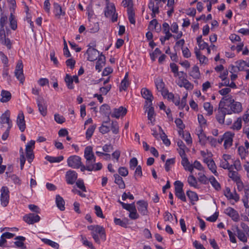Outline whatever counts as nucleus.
<instances>
[{"label":"nucleus","instance_id":"obj_49","mask_svg":"<svg viewBox=\"0 0 249 249\" xmlns=\"http://www.w3.org/2000/svg\"><path fill=\"white\" fill-rule=\"evenodd\" d=\"M170 67L171 69V71L174 73L175 77L178 76L179 78H181L182 76L180 75V73L178 71V66L174 63H171L170 64Z\"/></svg>","mask_w":249,"mask_h":249},{"label":"nucleus","instance_id":"obj_60","mask_svg":"<svg viewBox=\"0 0 249 249\" xmlns=\"http://www.w3.org/2000/svg\"><path fill=\"white\" fill-rule=\"evenodd\" d=\"M242 127V120L240 118H238L236 121H235L232 126V127L234 129H236L237 130L241 129Z\"/></svg>","mask_w":249,"mask_h":249},{"label":"nucleus","instance_id":"obj_47","mask_svg":"<svg viewBox=\"0 0 249 249\" xmlns=\"http://www.w3.org/2000/svg\"><path fill=\"white\" fill-rule=\"evenodd\" d=\"M65 81L66 83V85L69 89H73L74 88V86L73 85V80L72 79V76L70 75L67 74L65 78Z\"/></svg>","mask_w":249,"mask_h":249},{"label":"nucleus","instance_id":"obj_30","mask_svg":"<svg viewBox=\"0 0 249 249\" xmlns=\"http://www.w3.org/2000/svg\"><path fill=\"white\" fill-rule=\"evenodd\" d=\"M26 238L25 237L22 236H17L15 240H17L14 242V244L18 248H21L22 249H25L26 247L24 246V241L25 240Z\"/></svg>","mask_w":249,"mask_h":249},{"label":"nucleus","instance_id":"obj_56","mask_svg":"<svg viewBox=\"0 0 249 249\" xmlns=\"http://www.w3.org/2000/svg\"><path fill=\"white\" fill-rule=\"evenodd\" d=\"M234 134L230 132H226L220 140H232Z\"/></svg>","mask_w":249,"mask_h":249},{"label":"nucleus","instance_id":"obj_51","mask_svg":"<svg viewBox=\"0 0 249 249\" xmlns=\"http://www.w3.org/2000/svg\"><path fill=\"white\" fill-rule=\"evenodd\" d=\"M198 179L200 183L205 185L207 184L208 183L209 181V179L203 173H199L198 174Z\"/></svg>","mask_w":249,"mask_h":249},{"label":"nucleus","instance_id":"obj_19","mask_svg":"<svg viewBox=\"0 0 249 249\" xmlns=\"http://www.w3.org/2000/svg\"><path fill=\"white\" fill-rule=\"evenodd\" d=\"M138 205L137 209L139 213L143 215H146L148 214V203L144 200H139L137 202Z\"/></svg>","mask_w":249,"mask_h":249},{"label":"nucleus","instance_id":"obj_40","mask_svg":"<svg viewBox=\"0 0 249 249\" xmlns=\"http://www.w3.org/2000/svg\"><path fill=\"white\" fill-rule=\"evenodd\" d=\"M145 106L147 107L145 111L147 112L148 119L152 122V119L155 115L154 107H152V105H145Z\"/></svg>","mask_w":249,"mask_h":249},{"label":"nucleus","instance_id":"obj_8","mask_svg":"<svg viewBox=\"0 0 249 249\" xmlns=\"http://www.w3.org/2000/svg\"><path fill=\"white\" fill-rule=\"evenodd\" d=\"M35 141H30L28 142L25 147L26 156L27 160L31 163L35 158L33 150L35 149Z\"/></svg>","mask_w":249,"mask_h":249},{"label":"nucleus","instance_id":"obj_16","mask_svg":"<svg viewBox=\"0 0 249 249\" xmlns=\"http://www.w3.org/2000/svg\"><path fill=\"white\" fill-rule=\"evenodd\" d=\"M225 213L229 216L234 222L239 221L240 217L237 211L231 207H228L225 210Z\"/></svg>","mask_w":249,"mask_h":249},{"label":"nucleus","instance_id":"obj_53","mask_svg":"<svg viewBox=\"0 0 249 249\" xmlns=\"http://www.w3.org/2000/svg\"><path fill=\"white\" fill-rule=\"evenodd\" d=\"M175 163V158H171L166 160L165 164V169L168 172L171 168V166Z\"/></svg>","mask_w":249,"mask_h":249},{"label":"nucleus","instance_id":"obj_3","mask_svg":"<svg viewBox=\"0 0 249 249\" xmlns=\"http://www.w3.org/2000/svg\"><path fill=\"white\" fill-rule=\"evenodd\" d=\"M88 229L91 231V234L94 241L100 244L99 236L102 237L105 234V230L103 227L99 225H90L88 226Z\"/></svg>","mask_w":249,"mask_h":249},{"label":"nucleus","instance_id":"obj_6","mask_svg":"<svg viewBox=\"0 0 249 249\" xmlns=\"http://www.w3.org/2000/svg\"><path fill=\"white\" fill-rule=\"evenodd\" d=\"M233 160L231 155L224 154L220 160V167L224 169H232Z\"/></svg>","mask_w":249,"mask_h":249},{"label":"nucleus","instance_id":"obj_34","mask_svg":"<svg viewBox=\"0 0 249 249\" xmlns=\"http://www.w3.org/2000/svg\"><path fill=\"white\" fill-rule=\"evenodd\" d=\"M100 112L105 116H108L111 114L109 106L106 104H103L101 106Z\"/></svg>","mask_w":249,"mask_h":249},{"label":"nucleus","instance_id":"obj_24","mask_svg":"<svg viewBox=\"0 0 249 249\" xmlns=\"http://www.w3.org/2000/svg\"><path fill=\"white\" fill-rule=\"evenodd\" d=\"M178 85L180 87H184L188 90H192L194 88L193 85L184 77L179 78Z\"/></svg>","mask_w":249,"mask_h":249},{"label":"nucleus","instance_id":"obj_27","mask_svg":"<svg viewBox=\"0 0 249 249\" xmlns=\"http://www.w3.org/2000/svg\"><path fill=\"white\" fill-rule=\"evenodd\" d=\"M186 195L190 200V202L192 205L195 204V202L198 200V196L197 194L194 192L190 190L186 192Z\"/></svg>","mask_w":249,"mask_h":249},{"label":"nucleus","instance_id":"obj_28","mask_svg":"<svg viewBox=\"0 0 249 249\" xmlns=\"http://www.w3.org/2000/svg\"><path fill=\"white\" fill-rule=\"evenodd\" d=\"M54 12L55 16L57 18H60V16H65V12L62 10L61 6L57 3H53Z\"/></svg>","mask_w":249,"mask_h":249},{"label":"nucleus","instance_id":"obj_33","mask_svg":"<svg viewBox=\"0 0 249 249\" xmlns=\"http://www.w3.org/2000/svg\"><path fill=\"white\" fill-rule=\"evenodd\" d=\"M115 178V183L117 184L120 189H124L125 187V183L122 178L119 175L115 174L114 175Z\"/></svg>","mask_w":249,"mask_h":249},{"label":"nucleus","instance_id":"obj_35","mask_svg":"<svg viewBox=\"0 0 249 249\" xmlns=\"http://www.w3.org/2000/svg\"><path fill=\"white\" fill-rule=\"evenodd\" d=\"M56 203L57 207L61 210L64 211L65 210V202L64 199L59 195L56 196Z\"/></svg>","mask_w":249,"mask_h":249},{"label":"nucleus","instance_id":"obj_38","mask_svg":"<svg viewBox=\"0 0 249 249\" xmlns=\"http://www.w3.org/2000/svg\"><path fill=\"white\" fill-rule=\"evenodd\" d=\"M209 180L212 186L216 190L219 191L221 189V186L220 183L217 181L216 178L213 176H211L209 178Z\"/></svg>","mask_w":249,"mask_h":249},{"label":"nucleus","instance_id":"obj_39","mask_svg":"<svg viewBox=\"0 0 249 249\" xmlns=\"http://www.w3.org/2000/svg\"><path fill=\"white\" fill-rule=\"evenodd\" d=\"M195 53L196 58L199 60L200 63L206 64L207 63L208 58L205 55H201L197 48H195Z\"/></svg>","mask_w":249,"mask_h":249},{"label":"nucleus","instance_id":"obj_21","mask_svg":"<svg viewBox=\"0 0 249 249\" xmlns=\"http://www.w3.org/2000/svg\"><path fill=\"white\" fill-rule=\"evenodd\" d=\"M127 113V109L126 108L121 106L118 108H114L113 112L111 114L112 117L118 119L120 117L124 116Z\"/></svg>","mask_w":249,"mask_h":249},{"label":"nucleus","instance_id":"obj_58","mask_svg":"<svg viewBox=\"0 0 249 249\" xmlns=\"http://www.w3.org/2000/svg\"><path fill=\"white\" fill-rule=\"evenodd\" d=\"M95 126L94 125H91L90 127L87 129L86 131V138L87 139H89L91 138V136L93 134V133L95 130Z\"/></svg>","mask_w":249,"mask_h":249},{"label":"nucleus","instance_id":"obj_18","mask_svg":"<svg viewBox=\"0 0 249 249\" xmlns=\"http://www.w3.org/2000/svg\"><path fill=\"white\" fill-rule=\"evenodd\" d=\"M155 83L157 90L160 92L163 97H165V94L167 93V90L165 89V84L163 80L160 78L156 79Z\"/></svg>","mask_w":249,"mask_h":249},{"label":"nucleus","instance_id":"obj_29","mask_svg":"<svg viewBox=\"0 0 249 249\" xmlns=\"http://www.w3.org/2000/svg\"><path fill=\"white\" fill-rule=\"evenodd\" d=\"M0 95L1 98L0 101L1 103L8 102L11 98V94L7 90H2Z\"/></svg>","mask_w":249,"mask_h":249},{"label":"nucleus","instance_id":"obj_31","mask_svg":"<svg viewBox=\"0 0 249 249\" xmlns=\"http://www.w3.org/2000/svg\"><path fill=\"white\" fill-rule=\"evenodd\" d=\"M105 63V56L104 55L101 54L97 61L96 62V65H95V69L96 70H97L99 72H100L103 66V65H104Z\"/></svg>","mask_w":249,"mask_h":249},{"label":"nucleus","instance_id":"obj_37","mask_svg":"<svg viewBox=\"0 0 249 249\" xmlns=\"http://www.w3.org/2000/svg\"><path fill=\"white\" fill-rule=\"evenodd\" d=\"M229 170L228 176L232 180L235 182H236L241 179L240 177L237 172L233 171L232 169H230Z\"/></svg>","mask_w":249,"mask_h":249},{"label":"nucleus","instance_id":"obj_52","mask_svg":"<svg viewBox=\"0 0 249 249\" xmlns=\"http://www.w3.org/2000/svg\"><path fill=\"white\" fill-rule=\"evenodd\" d=\"M80 241L85 246L88 247L91 249L93 248V245L91 242L89 241L86 237L83 235H80Z\"/></svg>","mask_w":249,"mask_h":249},{"label":"nucleus","instance_id":"obj_23","mask_svg":"<svg viewBox=\"0 0 249 249\" xmlns=\"http://www.w3.org/2000/svg\"><path fill=\"white\" fill-rule=\"evenodd\" d=\"M224 195L228 199L234 200L235 202L238 201L239 199V195L235 191L231 192L229 188H226Z\"/></svg>","mask_w":249,"mask_h":249},{"label":"nucleus","instance_id":"obj_7","mask_svg":"<svg viewBox=\"0 0 249 249\" xmlns=\"http://www.w3.org/2000/svg\"><path fill=\"white\" fill-rule=\"evenodd\" d=\"M0 200L1 205L5 207L9 204V189L6 186H2L0 189Z\"/></svg>","mask_w":249,"mask_h":249},{"label":"nucleus","instance_id":"obj_22","mask_svg":"<svg viewBox=\"0 0 249 249\" xmlns=\"http://www.w3.org/2000/svg\"><path fill=\"white\" fill-rule=\"evenodd\" d=\"M88 54V60L90 61H93L99 56V52L94 48H89L87 51Z\"/></svg>","mask_w":249,"mask_h":249},{"label":"nucleus","instance_id":"obj_13","mask_svg":"<svg viewBox=\"0 0 249 249\" xmlns=\"http://www.w3.org/2000/svg\"><path fill=\"white\" fill-rule=\"evenodd\" d=\"M23 220L28 224H33L38 222L40 220V216L33 213L26 214L23 217Z\"/></svg>","mask_w":249,"mask_h":249},{"label":"nucleus","instance_id":"obj_45","mask_svg":"<svg viewBox=\"0 0 249 249\" xmlns=\"http://www.w3.org/2000/svg\"><path fill=\"white\" fill-rule=\"evenodd\" d=\"M41 240L45 244L49 246H50L55 249H58L59 248V244L52 240H51L47 238H42L41 239Z\"/></svg>","mask_w":249,"mask_h":249},{"label":"nucleus","instance_id":"obj_17","mask_svg":"<svg viewBox=\"0 0 249 249\" xmlns=\"http://www.w3.org/2000/svg\"><path fill=\"white\" fill-rule=\"evenodd\" d=\"M0 42L2 45H5L8 49L11 48L12 44L10 39L6 38L5 37L4 27L2 28L0 27Z\"/></svg>","mask_w":249,"mask_h":249},{"label":"nucleus","instance_id":"obj_61","mask_svg":"<svg viewBox=\"0 0 249 249\" xmlns=\"http://www.w3.org/2000/svg\"><path fill=\"white\" fill-rule=\"evenodd\" d=\"M129 85L128 80L123 79L121 83L120 87V91H121L122 90H125Z\"/></svg>","mask_w":249,"mask_h":249},{"label":"nucleus","instance_id":"obj_43","mask_svg":"<svg viewBox=\"0 0 249 249\" xmlns=\"http://www.w3.org/2000/svg\"><path fill=\"white\" fill-rule=\"evenodd\" d=\"M190 75L194 79L199 78L200 74L199 68L197 66H194L192 68V70L190 71Z\"/></svg>","mask_w":249,"mask_h":249},{"label":"nucleus","instance_id":"obj_63","mask_svg":"<svg viewBox=\"0 0 249 249\" xmlns=\"http://www.w3.org/2000/svg\"><path fill=\"white\" fill-rule=\"evenodd\" d=\"M161 53L160 50L157 48L155 51L150 54V58L153 61H154L157 57L158 54H160Z\"/></svg>","mask_w":249,"mask_h":249},{"label":"nucleus","instance_id":"obj_12","mask_svg":"<svg viewBox=\"0 0 249 249\" xmlns=\"http://www.w3.org/2000/svg\"><path fill=\"white\" fill-rule=\"evenodd\" d=\"M36 102L39 112L43 116H45L47 115V109L44 98L41 96L38 97Z\"/></svg>","mask_w":249,"mask_h":249},{"label":"nucleus","instance_id":"obj_20","mask_svg":"<svg viewBox=\"0 0 249 249\" xmlns=\"http://www.w3.org/2000/svg\"><path fill=\"white\" fill-rule=\"evenodd\" d=\"M17 124L19 127V130L23 132L26 128L25 121L24 115L22 111H19L17 119Z\"/></svg>","mask_w":249,"mask_h":249},{"label":"nucleus","instance_id":"obj_11","mask_svg":"<svg viewBox=\"0 0 249 249\" xmlns=\"http://www.w3.org/2000/svg\"><path fill=\"white\" fill-rule=\"evenodd\" d=\"M84 157L86 160V167L91 163L95 162L96 158L93 154L92 148L91 146L86 147L84 151Z\"/></svg>","mask_w":249,"mask_h":249},{"label":"nucleus","instance_id":"obj_4","mask_svg":"<svg viewBox=\"0 0 249 249\" xmlns=\"http://www.w3.org/2000/svg\"><path fill=\"white\" fill-rule=\"evenodd\" d=\"M227 114V107H225V103L220 101L216 114L215 118L220 124H224L226 115Z\"/></svg>","mask_w":249,"mask_h":249},{"label":"nucleus","instance_id":"obj_55","mask_svg":"<svg viewBox=\"0 0 249 249\" xmlns=\"http://www.w3.org/2000/svg\"><path fill=\"white\" fill-rule=\"evenodd\" d=\"M15 75L17 78L20 81V83H23L24 81L23 71H15Z\"/></svg>","mask_w":249,"mask_h":249},{"label":"nucleus","instance_id":"obj_59","mask_svg":"<svg viewBox=\"0 0 249 249\" xmlns=\"http://www.w3.org/2000/svg\"><path fill=\"white\" fill-rule=\"evenodd\" d=\"M111 130L114 134H117L119 132V126L116 121H112L111 123Z\"/></svg>","mask_w":249,"mask_h":249},{"label":"nucleus","instance_id":"obj_2","mask_svg":"<svg viewBox=\"0 0 249 249\" xmlns=\"http://www.w3.org/2000/svg\"><path fill=\"white\" fill-rule=\"evenodd\" d=\"M10 112L9 110H7L4 113H3L0 117V124L4 126V124H7V127L5 131L2 135V139L6 140L9 136V131L12 126V122L10 119Z\"/></svg>","mask_w":249,"mask_h":249},{"label":"nucleus","instance_id":"obj_26","mask_svg":"<svg viewBox=\"0 0 249 249\" xmlns=\"http://www.w3.org/2000/svg\"><path fill=\"white\" fill-rule=\"evenodd\" d=\"M235 232L236 233V236L238 237V238L241 241H242L244 243L247 242L248 241V237L246 234L245 233V232L239 229V228L238 227H236Z\"/></svg>","mask_w":249,"mask_h":249},{"label":"nucleus","instance_id":"obj_10","mask_svg":"<svg viewBox=\"0 0 249 249\" xmlns=\"http://www.w3.org/2000/svg\"><path fill=\"white\" fill-rule=\"evenodd\" d=\"M67 163L70 167L78 169L82 165L81 159L78 156H71L67 159Z\"/></svg>","mask_w":249,"mask_h":249},{"label":"nucleus","instance_id":"obj_48","mask_svg":"<svg viewBox=\"0 0 249 249\" xmlns=\"http://www.w3.org/2000/svg\"><path fill=\"white\" fill-rule=\"evenodd\" d=\"M156 139H159L160 138L161 140H169L167 139V137L166 135L163 132L162 130H161V128H160V133H158L157 132H154L153 134Z\"/></svg>","mask_w":249,"mask_h":249},{"label":"nucleus","instance_id":"obj_15","mask_svg":"<svg viewBox=\"0 0 249 249\" xmlns=\"http://www.w3.org/2000/svg\"><path fill=\"white\" fill-rule=\"evenodd\" d=\"M141 94L142 97L146 99L145 105H152L153 96L151 91L146 88H142Z\"/></svg>","mask_w":249,"mask_h":249},{"label":"nucleus","instance_id":"obj_25","mask_svg":"<svg viewBox=\"0 0 249 249\" xmlns=\"http://www.w3.org/2000/svg\"><path fill=\"white\" fill-rule=\"evenodd\" d=\"M83 168L84 169H86L89 171H98L100 170L102 168V164L100 162H98L97 163H91L89 165L87 166V167L83 166Z\"/></svg>","mask_w":249,"mask_h":249},{"label":"nucleus","instance_id":"obj_46","mask_svg":"<svg viewBox=\"0 0 249 249\" xmlns=\"http://www.w3.org/2000/svg\"><path fill=\"white\" fill-rule=\"evenodd\" d=\"M207 166L210 170L216 176H218V174L216 171V166L213 160H212V161H210L209 163L207 164Z\"/></svg>","mask_w":249,"mask_h":249},{"label":"nucleus","instance_id":"obj_5","mask_svg":"<svg viewBox=\"0 0 249 249\" xmlns=\"http://www.w3.org/2000/svg\"><path fill=\"white\" fill-rule=\"evenodd\" d=\"M175 194L176 196L183 202L186 201L185 195L183 190V184L180 181L177 180L174 183Z\"/></svg>","mask_w":249,"mask_h":249},{"label":"nucleus","instance_id":"obj_50","mask_svg":"<svg viewBox=\"0 0 249 249\" xmlns=\"http://www.w3.org/2000/svg\"><path fill=\"white\" fill-rule=\"evenodd\" d=\"M205 110L207 112V115H211L213 113V106L209 102H205L203 104Z\"/></svg>","mask_w":249,"mask_h":249},{"label":"nucleus","instance_id":"obj_42","mask_svg":"<svg viewBox=\"0 0 249 249\" xmlns=\"http://www.w3.org/2000/svg\"><path fill=\"white\" fill-rule=\"evenodd\" d=\"M120 203L122 207L124 209H125L126 210L129 212V213L136 209L134 203H132L131 204H126L123 202H120Z\"/></svg>","mask_w":249,"mask_h":249},{"label":"nucleus","instance_id":"obj_1","mask_svg":"<svg viewBox=\"0 0 249 249\" xmlns=\"http://www.w3.org/2000/svg\"><path fill=\"white\" fill-rule=\"evenodd\" d=\"M221 101L225 103V107H230V109L227 108V114H231L232 113H239L242 111L241 103L235 101L231 95L225 96Z\"/></svg>","mask_w":249,"mask_h":249},{"label":"nucleus","instance_id":"obj_64","mask_svg":"<svg viewBox=\"0 0 249 249\" xmlns=\"http://www.w3.org/2000/svg\"><path fill=\"white\" fill-rule=\"evenodd\" d=\"M239 71H243L246 66V62L244 60H239L236 62Z\"/></svg>","mask_w":249,"mask_h":249},{"label":"nucleus","instance_id":"obj_57","mask_svg":"<svg viewBox=\"0 0 249 249\" xmlns=\"http://www.w3.org/2000/svg\"><path fill=\"white\" fill-rule=\"evenodd\" d=\"M11 28L15 30L17 28V21L14 18V16L11 14L9 18Z\"/></svg>","mask_w":249,"mask_h":249},{"label":"nucleus","instance_id":"obj_9","mask_svg":"<svg viewBox=\"0 0 249 249\" xmlns=\"http://www.w3.org/2000/svg\"><path fill=\"white\" fill-rule=\"evenodd\" d=\"M115 7L113 3H111L110 5H107L105 10V16L107 17L111 18V20L113 22L117 20V14H115Z\"/></svg>","mask_w":249,"mask_h":249},{"label":"nucleus","instance_id":"obj_32","mask_svg":"<svg viewBox=\"0 0 249 249\" xmlns=\"http://www.w3.org/2000/svg\"><path fill=\"white\" fill-rule=\"evenodd\" d=\"M187 182L191 187H193L195 188H198L197 180L192 174L189 175L187 178Z\"/></svg>","mask_w":249,"mask_h":249},{"label":"nucleus","instance_id":"obj_54","mask_svg":"<svg viewBox=\"0 0 249 249\" xmlns=\"http://www.w3.org/2000/svg\"><path fill=\"white\" fill-rule=\"evenodd\" d=\"M20 168L23 169L26 159L24 155L22 148H20Z\"/></svg>","mask_w":249,"mask_h":249},{"label":"nucleus","instance_id":"obj_44","mask_svg":"<svg viewBox=\"0 0 249 249\" xmlns=\"http://www.w3.org/2000/svg\"><path fill=\"white\" fill-rule=\"evenodd\" d=\"M45 159L50 162L53 163V162H59L62 161L64 159V157L62 156H58V157H52L47 156L46 157Z\"/></svg>","mask_w":249,"mask_h":249},{"label":"nucleus","instance_id":"obj_14","mask_svg":"<svg viewBox=\"0 0 249 249\" xmlns=\"http://www.w3.org/2000/svg\"><path fill=\"white\" fill-rule=\"evenodd\" d=\"M78 175L73 170H70L66 173V181L68 184H73L77 178Z\"/></svg>","mask_w":249,"mask_h":249},{"label":"nucleus","instance_id":"obj_62","mask_svg":"<svg viewBox=\"0 0 249 249\" xmlns=\"http://www.w3.org/2000/svg\"><path fill=\"white\" fill-rule=\"evenodd\" d=\"M238 151L241 159L244 158L246 153H248V150L246 149L244 146H239Z\"/></svg>","mask_w":249,"mask_h":249},{"label":"nucleus","instance_id":"obj_41","mask_svg":"<svg viewBox=\"0 0 249 249\" xmlns=\"http://www.w3.org/2000/svg\"><path fill=\"white\" fill-rule=\"evenodd\" d=\"M128 18L130 23L135 24V13L133 11V8L131 7H129L127 9Z\"/></svg>","mask_w":249,"mask_h":249},{"label":"nucleus","instance_id":"obj_36","mask_svg":"<svg viewBox=\"0 0 249 249\" xmlns=\"http://www.w3.org/2000/svg\"><path fill=\"white\" fill-rule=\"evenodd\" d=\"M114 222L116 225L124 228H126L128 225V220L127 218L122 220L120 218H115Z\"/></svg>","mask_w":249,"mask_h":249}]
</instances>
